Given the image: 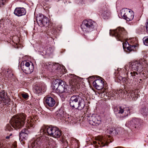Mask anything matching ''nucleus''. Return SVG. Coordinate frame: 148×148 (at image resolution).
I'll list each match as a JSON object with an SVG mask.
<instances>
[{
	"label": "nucleus",
	"instance_id": "1",
	"mask_svg": "<svg viewBox=\"0 0 148 148\" xmlns=\"http://www.w3.org/2000/svg\"><path fill=\"white\" fill-rule=\"evenodd\" d=\"M147 65V61L144 58H141L138 60H136L130 63L129 68L133 71L130 74L133 79H136V75L138 73L136 71L141 72L143 71Z\"/></svg>",
	"mask_w": 148,
	"mask_h": 148
},
{
	"label": "nucleus",
	"instance_id": "2",
	"mask_svg": "<svg viewBox=\"0 0 148 148\" xmlns=\"http://www.w3.org/2000/svg\"><path fill=\"white\" fill-rule=\"evenodd\" d=\"M67 85L65 83L61 80L57 79L53 83V89L60 93V96L62 100L64 99L69 95L67 89Z\"/></svg>",
	"mask_w": 148,
	"mask_h": 148
},
{
	"label": "nucleus",
	"instance_id": "3",
	"mask_svg": "<svg viewBox=\"0 0 148 148\" xmlns=\"http://www.w3.org/2000/svg\"><path fill=\"white\" fill-rule=\"evenodd\" d=\"M40 133L43 136L45 134L47 133L51 136L55 138L59 137L61 135V131L56 127H48L43 125L41 128Z\"/></svg>",
	"mask_w": 148,
	"mask_h": 148
},
{
	"label": "nucleus",
	"instance_id": "4",
	"mask_svg": "<svg viewBox=\"0 0 148 148\" xmlns=\"http://www.w3.org/2000/svg\"><path fill=\"white\" fill-rule=\"evenodd\" d=\"M26 118V116L23 113L14 116L11 119V125L15 129H19L24 125Z\"/></svg>",
	"mask_w": 148,
	"mask_h": 148
},
{
	"label": "nucleus",
	"instance_id": "5",
	"mask_svg": "<svg viewBox=\"0 0 148 148\" xmlns=\"http://www.w3.org/2000/svg\"><path fill=\"white\" fill-rule=\"evenodd\" d=\"M96 23L91 20L84 21L81 25V28L84 32H89L93 30Z\"/></svg>",
	"mask_w": 148,
	"mask_h": 148
},
{
	"label": "nucleus",
	"instance_id": "6",
	"mask_svg": "<svg viewBox=\"0 0 148 148\" xmlns=\"http://www.w3.org/2000/svg\"><path fill=\"white\" fill-rule=\"evenodd\" d=\"M21 67L23 71L26 74H30L33 71L34 66L30 61H24L21 62Z\"/></svg>",
	"mask_w": 148,
	"mask_h": 148
},
{
	"label": "nucleus",
	"instance_id": "7",
	"mask_svg": "<svg viewBox=\"0 0 148 148\" xmlns=\"http://www.w3.org/2000/svg\"><path fill=\"white\" fill-rule=\"evenodd\" d=\"M87 119L89 124L91 125L97 126L101 122L100 116L97 114H92L88 117Z\"/></svg>",
	"mask_w": 148,
	"mask_h": 148
},
{
	"label": "nucleus",
	"instance_id": "8",
	"mask_svg": "<svg viewBox=\"0 0 148 148\" xmlns=\"http://www.w3.org/2000/svg\"><path fill=\"white\" fill-rule=\"evenodd\" d=\"M126 32L123 28L118 27L116 29L110 32V35L112 34L118 40L122 41V39L125 34Z\"/></svg>",
	"mask_w": 148,
	"mask_h": 148
},
{
	"label": "nucleus",
	"instance_id": "9",
	"mask_svg": "<svg viewBox=\"0 0 148 148\" xmlns=\"http://www.w3.org/2000/svg\"><path fill=\"white\" fill-rule=\"evenodd\" d=\"M121 13V16L128 21L132 20L134 16V12L127 8L123 9Z\"/></svg>",
	"mask_w": 148,
	"mask_h": 148
},
{
	"label": "nucleus",
	"instance_id": "10",
	"mask_svg": "<svg viewBox=\"0 0 148 148\" xmlns=\"http://www.w3.org/2000/svg\"><path fill=\"white\" fill-rule=\"evenodd\" d=\"M44 138L42 135H38L32 141L28 148H41V142Z\"/></svg>",
	"mask_w": 148,
	"mask_h": 148
},
{
	"label": "nucleus",
	"instance_id": "11",
	"mask_svg": "<svg viewBox=\"0 0 148 148\" xmlns=\"http://www.w3.org/2000/svg\"><path fill=\"white\" fill-rule=\"evenodd\" d=\"M48 69L52 68L53 70L56 69V72L59 75L64 74L66 71L64 67L58 63H50V64H48Z\"/></svg>",
	"mask_w": 148,
	"mask_h": 148
},
{
	"label": "nucleus",
	"instance_id": "12",
	"mask_svg": "<svg viewBox=\"0 0 148 148\" xmlns=\"http://www.w3.org/2000/svg\"><path fill=\"white\" fill-rule=\"evenodd\" d=\"M96 140V141L93 142L95 147L96 148H97L99 146L103 147L106 145H108L107 138L105 137L99 136L97 138Z\"/></svg>",
	"mask_w": 148,
	"mask_h": 148
},
{
	"label": "nucleus",
	"instance_id": "13",
	"mask_svg": "<svg viewBox=\"0 0 148 148\" xmlns=\"http://www.w3.org/2000/svg\"><path fill=\"white\" fill-rule=\"evenodd\" d=\"M114 111L117 113L123 114V117L127 116L130 113V109L128 107H116L115 108Z\"/></svg>",
	"mask_w": 148,
	"mask_h": 148
},
{
	"label": "nucleus",
	"instance_id": "14",
	"mask_svg": "<svg viewBox=\"0 0 148 148\" xmlns=\"http://www.w3.org/2000/svg\"><path fill=\"white\" fill-rule=\"evenodd\" d=\"M80 98L79 95H73L69 100V103L70 106L73 108H75L77 106L78 101Z\"/></svg>",
	"mask_w": 148,
	"mask_h": 148
},
{
	"label": "nucleus",
	"instance_id": "15",
	"mask_svg": "<svg viewBox=\"0 0 148 148\" xmlns=\"http://www.w3.org/2000/svg\"><path fill=\"white\" fill-rule=\"evenodd\" d=\"M93 86L97 89H102L103 88V79L99 78L95 80L93 83Z\"/></svg>",
	"mask_w": 148,
	"mask_h": 148
},
{
	"label": "nucleus",
	"instance_id": "16",
	"mask_svg": "<svg viewBox=\"0 0 148 148\" xmlns=\"http://www.w3.org/2000/svg\"><path fill=\"white\" fill-rule=\"evenodd\" d=\"M37 22L41 26H48L49 25V20L46 17H37L36 18Z\"/></svg>",
	"mask_w": 148,
	"mask_h": 148
},
{
	"label": "nucleus",
	"instance_id": "17",
	"mask_svg": "<svg viewBox=\"0 0 148 148\" xmlns=\"http://www.w3.org/2000/svg\"><path fill=\"white\" fill-rule=\"evenodd\" d=\"M79 77L74 75L71 74L70 76L69 83L71 87H75L80 80Z\"/></svg>",
	"mask_w": 148,
	"mask_h": 148
},
{
	"label": "nucleus",
	"instance_id": "18",
	"mask_svg": "<svg viewBox=\"0 0 148 148\" xmlns=\"http://www.w3.org/2000/svg\"><path fill=\"white\" fill-rule=\"evenodd\" d=\"M101 15L105 19H107L111 17V13L109 10L106 7L103 8L101 11Z\"/></svg>",
	"mask_w": 148,
	"mask_h": 148
},
{
	"label": "nucleus",
	"instance_id": "19",
	"mask_svg": "<svg viewBox=\"0 0 148 148\" xmlns=\"http://www.w3.org/2000/svg\"><path fill=\"white\" fill-rule=\"evenodd\" d=\"M14 13L16 15L20 16L25 15L26 11L23 8H16L14 10Z\"/></svg>",
	"mask_w": 148,
	"mask_h": 148
},
{
	"label": "nucleus",
	"instance_id": "20",
	"mask_svg": "<svg viewBox=\"0 0 148 148\" xmlns=\"http://www.w3.org/2000/svg\"><path fill=\"white\" fill-rule=\"evenodd\" d=\"M85 106V101L82 97H80L77 103V106L75 108L81 110L84 108Z\"/></svg>",
	"mask_w": 148,
	"mask_h": 148
},
{
	"label": "nucleus",
	"instance_id": "21",
	"mask_svg": "<svg viewBox=\"0 0 148 148\" xmlns=\"http://www.w3.org/2000/svg\"><path fill=\"white\" fill-rule=\"evenodd\" d=\"M27 132V130L25 129L22 131L19 134L20 140L23 141L26 139L28 135Z\"/></svg>",
	"mask_w": 148,
	"mask_h": 148
},
{
	"label": "nucleus",
	"instance_id": "22",
	"mask_svg": "<svg viewBox=\"0 0 148 148\" xmlns=\"http://www.w3.org/2000/svg\"><path fill=\"white\" fill-rule=\"evenodd\" d=\"M45 103L49 106L52 107L54 106L56 102L55 100L52 97H48L46 99Z\"/></svg>",
	"mask_w": 148,
	"mask_h": 148
},
{
	"label": "nucleus",
	"instance_id": "23",
	"mask_svg": "<svg viewBox=\"0 0 148 148\" xmlns=\"http://www.w3.org/2000/svg\"><path fill=\"white\" fill-rule=\"evenodd\" d=\"M56 117L61 120L64 116V112L63 108H60L56 112Z\"/></svg>",
	"mask_w": 148,
	"mask_h": 148
},
{
	"label": "nucleus",
	"instance_id": "24",
	"mask_svg": "<svg viewBox=\"0 0 148 148\" xmlns=\"http://www.w3.org/2000/svg\"><path fill=\"white\" fill-rule=\"evenodd\" d=\"M34 123L33 119L30 117L28 118L27 121V124L28 127L29 126L30 127H33L34 125Z\"/></svg>",
	"mask_w": 148,
	"mask_h": 148
},
{
	"label": "nucleus",
	"instance_id": "25",
	"mask_svg": "<svg viewBox=\"0 0 148 148\" xmlns=\"http://www.w3.org/2000/svg\"><path fill=\"white\" fill-rule=\"evenodd\" d=\"M140 112L143 116H147L148 114V109L146 107L144 106L141 108Z\"/></svg>",
	"mask_w": 148,
	"mask_h": 148
},
{
	"label": "nucleus",
	"instance_id": "26",
	"mask_svg": "<svg viewBox=\"0 0 148 148\" xmlns=\"http://www.w3.org/2000/svg\"><path fill=\"white\" fill-rule=\"evenodd\" d=\"M45 148H57L56 142L53 141H50Z\"/></svg>",
	"mask_w": 148,
	"mask_h": 148
},
{
	"label": "nucleus",
	"instance_id": "27",
	"mask_svg": "<svg viewBox=\"0 0 148 148\" xmlns=\"http://www.w3.org/2000/svg\"><path fill=\"white\" fill-rule=\"evenodd\" d=\"M6 93L4 90L0 91V101H3L5 98Z\"/></svg>",
	"mask_w": 148,
	"mask_h": 148
},
{
	"label": "nucleus",
	"instance_id": "28",
	"mask_svg": "<svg viewBox=\"0 0 148 148\" xmlns=\"http://www.w3.org/2000/svg\"><path fill=\"white\" fill-rule=\"evenodd\" d=\"M45 49L46 53H50L53 51V49L50 45L47 46Z\"/></svg>",
	"mask_w": 148,
	"mask_h": 148
},
{
	"label": "nucleus",
	"instance_id": "29",
	"mask_svg": "<svg viewBox=\"0 0 148 148\" xmlns=\"http://www.w3.org/2000/svg\"><path fill=\"white\" fill-rule=\"evenodd\" d=\"M5 73L9 77H11L13 75L12 71L8 69L5 71Z\"/></svg>",
	"mask_w": 148,
	"mask_h": 148
},
{
	"label": "nucleus",
	"instance_id": "30",
	"mask_svg": "<svg viewBox=\"0 0 148 148\" xmlns=\"http://www.w3.org/2000/svg\"><path fill=\"white\" fill-rule=\"evenodd\" d=\"M136 46L135 45H130L128 46L126 48L127 50L128 51H131L132 50H134Z\"/></svg>",
	"mask_w": 148,
	"mask_h": 148
},
{
	"label": "nucleus",
	"instance_id": "31",
	"mask_svg": "<svg viewBox=\"0 0 148 148\" xmlns=\"http://www.w3.org/2000/svg\"><path fill=\"white\" fill-rule=\"evenodd\" d=\"M5 131H11L13 130L11 127L10 125V124H7L5 128Z\"/></svg>",
	"mask_w": 148,
	"mask_h": 148
},
{
	"label": "nucleus",
	"instance_id": "32",
	"mask_svg": "<svg viewBox=\"0 0 148 148\" xmlns=\"http://www.w3.org/2000/svg\"><path fill=\"white\" fill-rule=\"evenodd\" d=\"M10 99L9 98L7 97L6 98H5L3 101V102L5 103V104L7 106H8L9 104Z\"/></svg>",
	"mask_w": 148,
	"mask_h": 148
},
{
	"label": "nucleus",
	"instance_id": "33",
	"mask_svg": "<svg viewBox=\"0 0 148 148\" xmlns=\"http://www.w3.org/2000/svg\"><path fill=\"white\" fill-rule=\"evenodd\" d=\"M144 44L146 46H148V37H145L143 38Z\"/></svg>",
	"mask_w": 148,
	"mask_h": 148
},
{
	"label": "nucleus",
	"instance_id": "34",
	"mask_svg": "<svg viewBox=\"0 0 148 148\" xmlns=\"http://www.w3.org/2000/svg\"><path fill=\"white\" fill-rule=\"evenodd\" d=\"M21 96L22 97L25 99H27L28 98L29 96L28 94L26 93H24L21 94Z\"/></svg>",
	"mask_w": 148,
	"mask_h": 148
},
{
	"label": "nucleus",
	"instance_id": "35",
	"mask_svg": "<svg viewBox=\"0 0 148 148\" xmlns=\"http://www.w3.org/2000/svg\"><path fill=\"white\" fill-rule=\"evenodd\" d=\"M123 47L124 49H126V48L127 47V46H129V44L127 41H125V42H123Z\"/></svg>",
	"mask_w": 148,
	"mask_h": 148
},
{
	"label": "nucleus",
	"instance_id": "36",
	"mask_svg": "<svg viewBox=\"0 0 148 148\" xmlns=\"http://www.w3.org/2000/svg\"><path fill=\"white\" fill-rule=\"evenodd\" d=\"M6 0H0V7L3 5L6 2Z\"/></svg>",
	"mask_w": 148,
	"mask_h": 148
},
{
	"label": "nucleus",
	"instance_id": "37",
	"mask_svg": "<svg viewBox=\"0 0 148 148\" xmlns=\"http://www.w3.org/2000/svg\"><path fill=\"white\" fill-rule=\"evenodd\" d=\"M62 144H63V145H62V146H63V147L64 148H66L68 146V143L67 142L65 141H64Z\"/></svg>",
	"mask_w": 148,
	"mask_h": 148
},
{
	"label": "nucleus",
	"instance_id": "38",
	"mask_svg": "<svg viewBox=\"0 0 148 148\" xmlns=\"http://www.w3.org/2000/svg\"><path fill=\"white\" fill-rule=\"evenodd\" d=\"M146 28L147 32L148 33V19L147 20L145 23Z\"/></svg>",
	"mask_w": 148,
	"mask_h": 148
},
{
	"label": "nucleus",
	"instance_id": "39",
	"mask_svg": "<svg viewBox=\"0 0 148 148\" xmlns=\"http://www.w3.org/2000/svg\"><path fill=\"white\" fill-rule=\"evenodd\" d=\"M113 131V129L112 128H110L108 130V132L109 134H112Z\"/></svg>",
	"mask_w": 148,
	"mask_h": 148
},
{
	"label": "nucleus",
	"instance_id": "40",
	"mask_svg": "<svg viewBox=\"0 0 148 148\" xmlns=\"http://www.w3.org/2000/svg\"><path fill=\"white\" fill-rule=\"evenodd\" d=\"M0 148H7L5 145H3V144L0 143Z\"/></svg>",
	"mask_w": 148,
	"mask_h": 148
},
{
	"label": "nucleus",
	"instance_id": "41",
	"mask_svg": "<svg viewBox=\"0 0 148 148\" xmlns=\"http://www.w3.org/2000/svg\"><path fill=\"white\" fill-rule=\"evenodd\" d=\"M12 136V134L11 133L10 134L9 136H6L5 137V138L6 139H9L10 138V137L11 136Z\"/></svg>",
	"mask_w": 148,
	"mask_h": 148
},
{
	"label": "nucleus",
	"instance_id": "42",
	"mask_svg": "<svg viewBox=\"0 0 148 148\" xmlns=\"http://www.w3.org/2000/svg\"><path fill=\"white\" fill-rule=\"evenodd\" d=\"M134 95V96L133 98L134 99V100H136V99H137L138 98V95L136 94L135 95Z\"/></svg>",
	"mask_w": 148,
	"mask_h": 148
},
{
	"label": "nucleus",
	"instance_id": "43",
	"mask_svg": "<svg viewBox=\"0 0 148 148\" xmlns=\"http://www.w3.org/2000/svg\"><path fill=\"white\" fill-rule=\"evenodd\" d=\"M36 90L37 91V92L38 93H39L40 92V89L39 88H38V89H36Z\"/></svg>",
	"mask_w": 148,
	"mask_h": 148
},
{
	"label": "nucleus",
	"instance_id": "44",
	"mask_svg": "<svg viewBox=\"0 0 148 148\" xmlns=\"http://www.w3.org/2000/svg\"><path fill=\"white\" fill-rule=\"evenodd\" d=\"M16 145L14 144L13 145L12 148H15L16 147Z\"/></svg>",
	"mask_w": 148,
	"mask_h": 148
},
{
	"label": "nucleus",
	"instance_id": "45",
	"mask_svg": "<svg viewBox=\"0 0 148 148\" xmlns=\"http://www.w3.org/2000/svg\"><path fill=\"white\" fill-rule=\"evenodd\" d=\"M122 93H124V91L122 90H121L120 91H119L118 93H119L120 92L122 93Z\"/></svg>",
	"mask_w": 148,
	"mask_h": 148
},
{
	"label": "nucleus",
	"instance_id": "46",
	"mask_svg": "<svg viewBox=\"0 0 148 148\" xmlns=\"http://www.w3.org/2000/svg\"><path fill=\"white\" fill-rule=\"evenodd\" d=\"M105 92V91H103V90L102 91V92H101V93H103V92Z\"/></svg>",
	"mask_w": 148,
	"mask_h": 148
},
{
	"label": "nucleus",
	"instance_id": "47",
	"mask_svg": "<svg viewBox=\"0 0 148 148\" xmlns=\"http://www.w3.org/2000/svg\"><path fill=\"white\" fill-rule=\"evenodd\" d=\"M115 133V134H118V132H116V133Z\"/></svg>",
	"mask_w": 148,
	"mask_h": 148
},
{
	"label": "nucleus",
	"instance_id": "48",
	"mask_svg": "<svg viewBox=\"0 0 148 148\" xmlns=\"http://www.w3.org/2000/svg\"><path fill=\"white\" fill-rule=\"evenodd\" d=\"M130 96H131L132 97L133 96L132 95V94H130Z\"/></svg>",
	"mask_w": 148,
	"mask_h": 148
}]
</instances>
